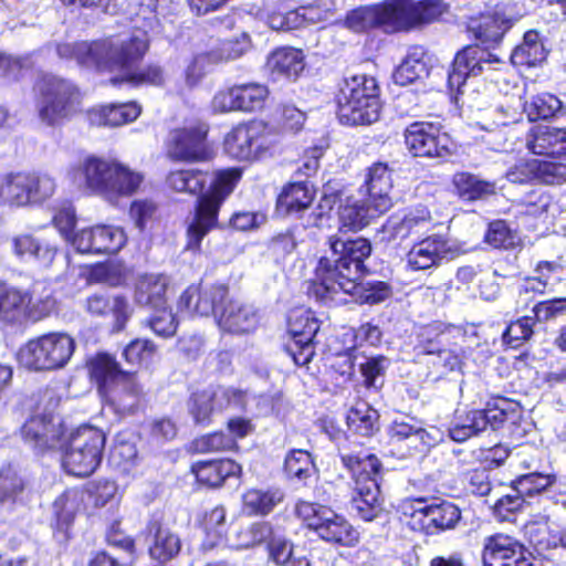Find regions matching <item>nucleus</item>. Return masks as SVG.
Instances as JSON below:
<instances>
[{"label":"nucleus","mask_w":566,"mask_h":566,"mask_svg":"<svg viewBox=\"0 0 566 566\" xmlns=\"http://www.w3.org/2000/svg\"><path fill=\"white\" fill-rule=\"evenodd\" d=\"M65 49L69 56L81 66L102 73L125 71L123 75L109 80L114 86L126 83L135 88L163 87L167 83V72L159 63L149 62L130 71V67L139 63L149 50L148 41L137 35L125 39L109 35L93 41H77L67 44Z\"/></svg>","instance_id":"f257e3e1"},{"label":"nucleus","mask_w":566,"mask_h":566,"mask_svg":"<svg viewBox=\"0 0 566 566\" xmlns=\"http://www.w3.org/2000/svg\"><path fill=\"white\" fill-rule=\"evenodd\" d=\"M242 177L243 168L238 166L216 169L212 172L200 168H178L167 174L165 184L170 191L196 197L192 219L187 227L189 248L199 249L205 237L220 228L221 207Z\"/></svg>","instance_id":"f03ea898"},{"label":"nucleus","mask_w":566,"mask_h":566,"mask_svg":"<svg viewBox=\"0 0 566 566\" xmlns=\"http://www.w3.org/2000/svg\"><path fill=\"white\" fill-rule=\"evenodd\" d=\"M343 469L354 484L353 507L365 522H371L384 512L380 485L384 480V464L376 453L360 444L358 448L344 443L337 448Z\"/></svg>","instance_id":"7ed1b4c3"},{"label":"nucleus","mask_w":566,"mask_h":566,"mask_svg":"<svg viewBox=\"0 0 566 566\" xmlns=\"http://www.w3.org/2000/svg\"><path fill=\"white\" fill-rule=\"evenodd\" d=\"M32 92L35 116L42 127L61 129L83 114V93L69 78L42 73Z\"/></svg>","instance_id":"20e7f679"},{"label":"nucleus","mask_w":566,"mask_h":566,"mask_svg":"<svg viewBox=\"0 0 566 566\" xmlns=\"http://www.w3.org/2000/svg\"><path fill=\"white\" fill-rule=\"evenodd\" d=\"M85 367L102 400L129 412L140 408L145 394L137 371L123 369L116 357L107 352L95 353Z\"/></svg>","instance_id":"39448f33"},{"label":"nucleus","mask_w":566,"mask_h":566,"mask_svg":"<svg viewBox=\"0 0 566 566\" xmlns=\"http://www.w3.org/2000/svg\"><path fill=\"white\" fill-rule=\"evenodd\" d=\"M381 88L377 78L368 73L343 77L334 95L339 122L348 126H368L381 113Z\"/></svg>","instance_id":"423d86ee"},{"label":"nucleus","mask_w":566,"mask_h":566,"mask_svg":"<svg viewBox=\"0 0 566 566\" xmlns=\"http://www.w3.org/2000/svg\"><path fill=\"white\" fill-rule=\"evenodd\" d=\"M74 176L87 193L107 198L133 196L144 181L143 174L95 155L86 156L74 169Z\"/></svg>","instance_id":"0eeeda50"},{"label":"nucleus","mask_w":566,"mask_h":566,"mask_svg":"<svg viewBox=\"0 0 566 566\" xmlns=\"http://www.w3.org/2000/svg\"><path fill=\"white\" fill-rule=\"evenodd\" d=\"M105 443L106 436L101 429L80 426L59 446L63 471L80 479L91 476L102 463Z\"/></svg>","instance_id":"6e6552de"},{"label":"nucleus","mask_w":566,"mask_h":566,"mask_svg":"<svg viewBox=\"0 0 566 566\" xmlns=\"http://www.w3.org/2000/svg\"><path fill=\"white\" fill-rule=\"evenodd\" d=\"M402 513L411 531L434 536L454 530L461 521L460 507L434 496H409L402 503Z\"/></svg>","instance_id":"1a4fd4ad"},{"label":"nucleus","mask_w":566,"mask_h":566,"mask_svg":"<svg viewBox=\"0 0 566 566\" xmlns=\"http://www.w3.org/2000/svg\"><path fill=\"white\" fill-rule=\"evenodd\" d=\"M210 125L201 119L187 122L170 129L165 140V155L171 163L206 164L216 156V147L209 138Z\"/></svg>","instance_id":"9d476101"},{"label":"nucleus","mask_w":566,"mask_h":566,"mask_svg":"<svg viewBox=\"0 0 566 566\" xmlns=\"http://www.w3.org/2000/svg\"><path fill=\"white\" fill-rule=\"evenodd\" d=\"M75 349L73 336L55 331L30 338L21 346L19 356L31 370L51 371L65 367Z\"/></svg>","instance_id":"9b49d317"},{"label":"nucleus","mask_w":566,"mask_h":566,"mask_svg":"<svg viewBox=\"0 0 566 566\" xmlns=\"http://www.w3.org/2000/svg\"><path fill=\"white\" fill-rule=\"evenodd\" d=\"M56 190L54 178L35 171H10L0 175V206L24 208L41 205Z\"/></svg>","instance_id":"f8f14e48"},{"label":"nucleus","mask_w":566,"mask_h":566,"mask_svg":"<svg viewBox=\"0 0 566 566\" xmlns=\"http://www.w3.org/2000/svg\"><path fill=\"white\" fill-rule=\"evenodd\" d=\"M405 147L413 158L446 160L453 154L450 135L440 123L416 120L402 133Z\"/></svg>","instance_id":"ddd939ff"},{"label":"nucleus","mask_w":566,"mask_h":566,"mask_svg":"<svg viewBox=\"0 0 566 566\" xmlns=\"http://www.w3.org/2000/svg\"><path fill=\"white\" fill-rule=\"evenodd\" d=\"M481 560L483 566H544L518 538L502 532L484 537Z\"/></svg>","instance_id":"4468645a"},{"label":"nucleus","mask_w":566,"mask_h":566,"mask_svg":"<svg viewBox=\"0 0 566 566\" xmlns=\"http://www.w3.org/2000/svg\"><path fill=\"white\" fill-rule=\"evenodd\" d=\"M232 298L228 283L201 280L187 286L179 296L178 306L199 316H213L218 322Z\"/></svg>","instance_id":"2eb2a0df"},{"label":"nucleus","mask_w":566,"mask_h":566,"mask_svg":"<svg viewBox=\"0 0 566 566\" xmlns=\"http://www.w3.org/2000/svg\"><path fill=\"white\" fill-rule=\"evenodd\" d=\"M321 321L311 310H293L287 317V331L291 339L284 350L297 366H306L315 356L314 338L319 331Z\"/></svg>","instance_id":"dca6fc26"},{"label":"nucleus","mask_w":566,"mask_h":566,"mask_svg":"<svg viewBox=\"0 0 566 566\" xmlns=\"http://www.w3.org/2000/svg\"><path fill=\"white\" fill-rule=\"evenodd\" d=\"M244 391L237 388L207 386L192 390L187 399V411L195 424L208 427L213 422V416L227 409L231 401L242 400Z\"/></svg>","instance_id":"f3484780"},{"label":"nucleus","mask_w":566,"mask_h":566,"mask_svg":"<svg viewBox=\"0 0 566 566\" xmlns=\"http://www.w3.org/2000/svg\"><path fill=\"white\" fill-rule=\"evenodd\" d=\"M269 88L264 84L249 82L219 90L211 105L217 113H253L264 107Z\"/></svg>","instance_id":"a211bd4d"},{"label":"nucleus","mask_w":566,"mask_h":566,"mask_svg":"<svg viewBox=\"0 0 566 566\" xmlns=\"http://www.w3.org/2000/svg\"><path fill=\"white\" fill-rule=\"evenodd\" d=\"M394 168L387 161L377 160L364 170V180L357 192L370 202L376 216H382L392 207L390 192L394 188Z\"/></svg>","instance_id":"6ab92c4d"},{"label":"nucleus","mask_w":566,"mask_h":566,"mask_svg":"<svg viewBox=\"0 0 566 566\" xmlns=\"http://www.w3.org/2000/svg\"><path fill=\"white\" fill-rule=\"evenodd\" d=\"M188 472L193 478L195 490L217 491L229 480L240 479L243 475V468L237 460L222 457L196 460L190 463Z\"/></svg>","instance_id":"aec40b11"},{"label":"nucleus","mask_w":566,"mask_h":566,"mask_svg":"<svg viewBox=\"0 0 566 566\" xmlns=\"http://www.w3.org/2000/svg\"><path fill=\"white\" fill-rule=\"evenodd\" d=\"M460 244L451 243L441 233H433L417 241L407 253V265L412 271H423L439 266L443 260H452L463 254Z\"/></svg>","instance_id":"412c9836"},{"label":"nucleus","mask_w":566,"mask_h":566,"mask_svg":"<svg viewBox=\"0 0 566 566\" xmlns=\"http://www.w3.org/2000/svg\"><path fill=\"white\" fill-rule=\"evenodd\" d=\"M327 243L337 255L333 264L348 279H360L368 273L366 260L370 256L373 247L368 239L357 237L342 240L337 234L329 235Z\"/></svg>","instance_id":"4be33fe9"},{"label":"nucleus","mask_w":566,"mask_h":566,"mask_svg":"<svg viewBox=\"0 0 566 566\" xmlns=\"http://www.w3.org/2000/svg\"><path fill=\"white\" fill-rule=\"evenodd\" d=\"M142 534L153 560L166 564L179 556L182 547L181 537L165 522L163 514H153Z\"/></svg>","instance_id":"5701e85b"},{"label":"nucleus","mask_w":566,"mask_h":566,"mask_svg":"<svg viewBox=\"0 0 566 566\" xmlns=\"http://www.w3.org/2000/svg\"><path fill=\"white\" fill-rule=\"evenodd\" d=\"M82 503V493L75 488L65 489L52 502L49 526L57 544L66 545L74 537L75 520Z\"/></svg>","instance_id":"b1692460"},{"label":"nucleus","mask_w":566,"mask_h":566,"mask_svg":"<svg viewBox=\"0 0 566 566\" xmlns=\"http://www.w3.org/2000/svg\"><path fill=\"white\" fill-rule=\"evenodd\" d=\"M506 176L511 182L518 185H562L566 182V164L530 158L516 163L509 169Z\"/></svg>","instance_id":"393cba45"},{"label":"nucleus","mask_w":566,"mask_h":566,"mask_svg":"<svg viewBox=\"0 0 566 566\" xmlns=\"http://www.w3.org/2000/svg\"><path fill=\"white\" fill-rule=\"evenodd\" d=\"M500 62L496 55L480 44H469L457 52L448 71V87L450 91H460L468 77L478 76L484 64Z\"/></svg>","instance_id":"a878e982"},{"label":"nucleus","mask_w":566,"mask_h":566,"mask_svg":"<svg viewBox=\"0 0 566 566\" xmlns=\"http://www.w3.org/2000/svg\"><path fill=\"white\" fill-rule=\"evenodd\" d=\"M126 241L122 228L99 224L77 231L73 238V245L80 253L115 254Z\"/></svg>","instance_id":"bb28decb"},{"label":"nucleus","mask_w":566,"mask_h":566,"mask_svg":"<svg viewBox=\"0 0 566 566\" xmlns=\"http://www.w3.org/2000/svg\"><path fill=\"white\" fill-rule=\"evenodd\" d=\"M20 433L27 444L43 454L59 448L64 437V427L55 423L52 415H34L25 420Z\"/></svg>","instance_id":"cd10ccee"},{"label":"nucleus","mask_w":566,"mask_h":566,"mask_svg":"<svg viewBox=\"0 0 566 566\" xmlns=\"http://www.w3.org/2000/svg\"><path fill=\"white\" fill-rule=\"evenodd\" d=\"M515 20L503 12L485 11L471 17L467 22V31L478 44L485 49H495L506 32L513 27Z\"/></svg>","instance_id":"c85d7f7f"},{"label":"nucleus","mask_w":566,"mask_h":566,"mask_svg":"<svg viewBox=\"0 0 566 566\" xmlns=\"http://www.w3.org/2000/svg\"><path fill=\"white\" fill-rule=\"evenodd\" d=\"M85 312L96 318H111L112 329L122 332L129 321L133 310L124 294L95 292L84 301Z\"/></svg>","instance_id":"c756f323"},{"label":"nucleus","mask_w":566,"mask_h":566,"mask_svg":"<svg viewBox=\"0 0 566 566\" xmlns=\"http://www.w3.org/2000/svg\"><path fill=\"white\" fill-rule=\"evenodd\" d=\"M315 535L334 547L354 548L360 543V532L343 514L333 509L322 522Z\"/></svg>","instance_id":"7c9ffc66"},{"label":"nucleus","mask_w":566,"mask_h":566,"mask_svg":"<svg viewBox=\"0 0 566 566\" xmlns=\"http://www.w3.org/2000/svg\"><path fill=\"white\" fill-rule=\"evenodd\" d=\"M450 191L461 202L484 201L497 192L496 182L480 178L471 171H455L450 179Z\"/></svg>","instance_id":"2f4dec72"},{"label":"nucleus","mask_w":566,"mask_h":566,"mask_svg":"<svg viewBox=\"0 0 566 566\" xmlns=\"http://www.w3.org/2000/svg\"><path fill=\"white\" fill-rule=\"evenodd\" d=\"M285 492L279 486H251L241 494V512L249 517H266L284 502Z\"/></svg>","instance_id":"473e14b6"},{"label":"nucleus","mask_w":566,"mask_h":566,"mask_svg":"<svg viewBox=\"0 0 566 566\" xmlns=\"http://www.w3.org/2000/svg\"><path fill=\"white\" fill-rule=\"evenodd\" d=\"M566 127L534 125L526 134L527 149L537 156L557 157L566 153Z\"/></svg>","instance_id":"72a5a7b5"},{"label":"nucleus","mask_w":566,"mask_h":566,"mask_svg":"<svg viewBox=\"0 0 566 566\" xmlns=\"http://www.w3.org/2000/svg\"><path fill=\"white\" fill-rule=\"evenodd\" d=\"M260 323V315L251 304L232 298L219 315L218 326L230 334H249L254 332Z\"/></svg>","instance_id":"f704fd0d"},{"label":"nucleus","mask_w":566,"mask_h":566,"mask_svg":"<svg viewBox=\"0 0 566 566\" xmlns=\"http://www.w3.org/2000/svg\"><path fill=\"white\" fill-rule=\"evenodd\" d=\"M315 195V189L306 181H290L275 198V211L281 216L301 213L312 206Z\"/></svg>","instance_id":"c9c22d12"},{"label":"nucleus","mask_w":566,"mask_h":566,"mask_svg":"<svg viewBox=\"0 0 566 566\" xmlns=\"http://www.w3.org/2000/svg\"><path fill=\"white\" fill-rule=\"evenodd\" d=\"M32 293L0 281V322L14 326L25 322V310Z\"/></svg>","instance_id":"e433bc0d"},{"label":"nucleus","mask_w":566,"mask_h":566,"mask_svg":"<svg viewBox=\"0 0 566 566\" xmlns=\"http://www.w3.org/2000/svg\"><path fill=\"white\" fill-rule=\"evenodd\" d=\"M197 525L205 537L201 544L203 551H210L223 543L228 537L227 507L223 504L201 512Z\"/></svg>","instance_id":"4c0bfd02"},{"label":"nucleus","mask_w":566,"mask_h":566,"mask_svg":"<svg viewBox=\"0 0 566 566\" xmlns=\"http://www.w3.org/2000/svg\"><path fill=\"white\" fill-rule=\"evenodd\" d=\"M430 65L426 49L421 45L411 46L402 62L392 73L397 85L406 86L429 76Z\"/></svg>","instance_id":"58836bf2"},{"label":"nucleus","mask_w":566,"mask_h":566,"mask_svg":"<svg viewBox=\"0 0 566 566\" xmlns=\"http://www.w3.org/2000/svg\"><path fill=\"white\" fill-rule=\"evenodd\" d=\"M167 289L163 275L143 274L135 283L133 297L138 306L158 310L167 306Z\"/></svg>","instance_id":"ea45409f"},{"label":"nucleus","mask_w":566,"mask_h":566,"mask_svg":"<svg viewBox=\"0 0 566 566\" xmlns=\"http://www.w3.org/2000/svg\"><path fill=\"white\" fill-rule=\"evenodd\" d=\"M90 120L96 126L117 127L136 120L142 114L137 102L112 103L91 108Z\"/></svg>","instance_id":"a19ab883"},{"label":"nucleus","mask_w":566,"mask_h":566,"mask_svg":"<svg viewBox=\"0 0 566 566\" xmlns=\"http://www.w3.org/2000/svg\"><path fill=\"white\" fill-rule=\"evenodd\" d=\"M377 6L382 32L394 34L413 29L410 0H385Z\"/></svg>","instance_id":"79ce46f5"},{"label":"nucleus","mask_w":566,"mask_h":566,"mask_svg":"<svg viewBox=\"0 0 566 566\" xmlns=\"http://www.w3.org/2000/svg\"><path fill=\"white\" fill-rule=\"evenodd\" d=\"M375 214L370 202L364 200L346 202L338 210V232H358L370 224L371 220L378 218Z\"/></svg>","instance_id":"37998d69"},{"label":"nucleus","mask_w":566,"mask_h":566,"mask_svg":"<svg viewBox=\"0 0 566 566\" xmlns=\"http://www.w3.org/2000/svg\"><path fill=\"white\" fill-rule=\"evenodd\" d=\"M517 402L503 396L491 397L485 407L474 409L483 431L489 427L497 430L516 412Z\"/></svg>","instance_id":"c03bdc74"},{"label":"nucleus","mask_w":566,"mask_h":566,"mask_svg":"<svg viewBox=\"0 0 566 566\" xmlns=\"http://www.w3.org/2000/svg\"><path fill=\"white\" fill-rule=\"evenodd\" d=\"M268 63L273 74L287 80H296L305 67L303 51L289 46L275 49Z\"/></svg>","instance_id":"a18cd8bd"},{"label":"nucleus","mask_w":566,"mask_h":566,"mask_svg":"<svg viewBox=\"0 0 566 566\" xmlns=\"http://www.w3.org/2000/svg\"><path fill=\"white\" fill-rule=\"evenodd\" d=\"M547 57V51L538 31L528 30L524 33L523 42L511 53V61L516 66L532 67L541 64Z\"/></svg>","instance_id":"49530a36"},{"label":"nucleus","mask_w":566,"mask_h":566,"mask_svg":"<svg viewBox=\"0 0 566 566\" xmlns=\"http://www.w3.org/2000/svg\"><path fill=\"white\" fill-rule=\"evenodd\" d=\"M455 329L454 325L433 324L428 326L421 334L417 344L418 353L434 358L447 347L452 345Z\"/></svg>","instance_id":"de8ad7c7"},{"label":"nucleus","mask_w":566,"mask_h":566,"mask_svg":"<svg viewBox=\"0 0 566 566\" xmlns=\"http://www.w3.org/2000/svg\"><path fill=\"white\" fill-rule=\"evenodd\" d=\"M325 0H311L282 15L277 28L290 31L316 23L323 19Z\"/></svg>","instance_id":"09e8293b"},{"label":"nucleus","mask_w":566,"mask_h":566,"mask_svg":"<svg viewBox=\"0 0 566 566\" xmlns=\"http://www.w3.org/2000/svg\"><path fill=\"white\" fill-rule=\"evenodd\" d=\"M251 161L271 157L276 147L277 134L275 129L263 120H250Z\"/></svg>","instance_id":"8fccbe9b"},{"label":"nucleus","mask_w":566,"mask_h":566,"mask_svg":"<svg viewBox=\"0 0 566 566\" xmlns=\"http://www.w3.org/2000/svg\"><path fill=\"white\" fill-rule=\"evenodd\" d=\"M224 153L239 161H251L250 120L234 125L223 137Z\"/></svg>","instance_id":"3c124183"},{"label":"nucleus","mask_w":566,"mask_h":566,"mask_svg":"<svg viewBox=\"0 0 566 566\" xmlns=\"http://www.w3.org/2000/svg\"><path fill=\"white\" fill-rule=\"evenodd\" d=\"M283 471L289 480H295L303 485L317 474L312 454L303 449H293L286 454Z\"/></svg>","instance_id":"603ef678"},{"label":"nucleus","mask_w":566,"mask_h":566,"mask_svg":"<svg viewBox=\"0 0 566 566\" xmlns=\"http://www.w3.org/2000/svg\"><path fill=\"white\" fill-rule=\"evenodd\" d=\"M378 419L377 411L365 403L350 407L346 413L348 430L365 438H371L379 431Z\"/></svg>","instance_id":"864d4df0"},{"label":"nucleus","mask_w":566,"mask_h":566,"mask_svg":"<svg viewBox=\"0 0 566 566\" xmlns=\"http://www.w3.org/2000/svg\"><path fill=\"white\" fill-rule=\"evenodd\" d=\"M554 473L533 471L515 476L509 483L510 488L517 492L523 500L541 494L556 483Z\"/></svg>","instance_id":"5fc2aeb1"},{"label":"nucleus","mask_w":566,"mask_h":566,"mask_svg":"<svg viewBox=\"0 0 566 566\" xmlns=\"http://www.w3.org/2000/svg\"><path fill=\"white\" fill-rule=\"evenodd\" d=\"M355 279V286L349 289L348 293L360 305H378L392 295V286L387 281L369 280L366 282H357Z\"/></svg>","instance_id":"6e6d98bb"},{"label":"nucleus","mask_w":566,"mask_h":566,"mask_svg":"<svg viewBox=\"0 0 566 566\" xmlns=\"http://www.w3.org/2000/svg\"><path fill=\"white\" fill-rule=\"evenodd\" d=\"M190 448L193 453L208 454L238 451L239 444L223 430H214L196 437Z\"/></svg>","instance_id":"4d7b16f0"},{"label":"nucleus","mask_w":566,"mask_h":566,"mask_svg":"<svg viewBox=\"0 0 566 566\" xmlns=\"http://www.w3.org/2000/svg\"><path fill=\"white\" fill-rule=\"evenodd\" d=\"M313 274L316 276V280L329 286L334 295H338L340 292L348 294L350 292L349 289L355 286V280L346 277L327 256H321L317 260Z\"/></svg>","instance_id":"13d9d810"},{"label":"nucleus","mask_w":566,"mask_h":566,"mask_svg":"<svg viewBox=\"0 0 566 566\" xmlns=\"http://www.w3.org/2000/svg\"><path fill=\"white\" fill-rule=\"evenodd\" d=\"M85 492L92 501L94 507H104L107 504H118L122 500L119 486L114 479L99 478L88 481Z\"/></svg>","instance_id":"bf43d9fd"},{"label":"nucleus","mask_w":566,"mask_h":566,"mask_svg":"<svg viewBox=\"0 0 566 566\" xmlns=\"http://www.w3.org/2000/svg\"><path fill=\"white\" fill-rule=\"evenodd\" d=\"M563 108V102L552 93L534 95L524 104V112L530 122L546 120L556 117Z\"/></svg>","instance_id":"052dcab7"},{"label":"nucleus","mask_w":566,"mask_h":566,"mask_svg":"<svg viewBox=\"0 0 566 566\" xmlns=\"http://www.w3.org/2000/svg\"><path fill=\"white\" fill-rule=\"evenodd\" d=\"M87 281L105 284L111 287L124 286L127 283V271L113 262H96L87 266Z\"/></svg>","instance_id":"680f3d73"},{"label":"nucleus","mask_w":566,"mask_h":566,"mask_svg":"<svg viewBox=\"0 0 566 566\" xmlns=\"http://www.w3.org/2000/svg\"><path fill=\"white\" fill-rule=\"evenodd\" d=\"M483 242L493 249L512 250L518 245L520 239L506 220L495 219L488 223Z\"/></svg>","instance_id":"e2e57ef3"},{"label":"nucleus","mask_w":566,"mask_h":566,"mask_svg":"<svg viewBox=\"0 0 566 566\" xmlns=\"http://www.w3.org/2000/svg\"><path fill=\"white\" fill-rule=\"evenodd\" d=\"M25 488V480L13 464L6 463L0 468V503L17 502Z\"/></svg>","instance_id":"0e129e2a"},{"label":"nucleus","mask_w":566,"mask_h":566,"mask_svg":"<svg viewBox=\"0 0 566 566\" xmlns=\"http://www.w3.org/2000/svg\"><path fill=\"white\" fill-rule=\"evenodd\" d=\"M331 510L327 505L298 499L294 504L293 513L305 530L315 534Z\"/></svg>","instance_id":"69168bd1"},{"label":"nucleus","mask_w":566,"mask_h":566,"mask_svg":"<svg viewBox=\"0 0 566 566\" xmlns=\"http://www.w3.org/2000/svg\"><path fill=\"white\" fill-rule=\"evenodd\" d=\"M463 350L455 342L438 354L434 358H430L427 363L431 369L429 374L436 378H441L454 370L461 369L463 365Z\"/></svg>","instance_id":"338daca9"},{"label":"nucleus","mask_w":566,"mask_h":566,"mask_svg":"<svg viewBox=\"0 0 566 566\" xmlns=\"http://www.w3.org/2000/svg\"><path fill=\"white\" fill-rule=\"evenodd\" d=\"M389 360L384 355H375L359 365V371L363 377V386L367 390L379 391L384 386V377Z\"/></svg>","instance_id":"774afa93"}]
</instances>
